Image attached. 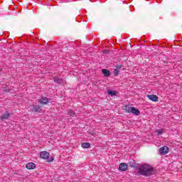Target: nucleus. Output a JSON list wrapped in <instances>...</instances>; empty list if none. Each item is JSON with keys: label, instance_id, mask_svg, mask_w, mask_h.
<instances>
[{"label": "nucleus", "instance_id": "9b49d317", "mask_svg": "<svg viewBox=\"0 0 182 182\" xmlns=\"http://www.w3.org/2000/svg\"><path fill=\"white\" fill-rule=\"evenodd\" d=\"M102 73L104 75V76H105V77H109V76H110V70L107 69H102Z\"/></svg>", "mask_w": 182, "mask_h": 182}, {"label": "nucleus", "instance_id": "9d476101", "mask_svg": "<svg viewBox=\"0 0 182 182\" xmlns=\"http://www.w3.org/2000/svg\"><path fill=\"white\" fill-rule=\"evenodd\" d=\"M9 116H11V114L8 111H6L4 114H2L1 117H0V119L1 120H5L6 119H9Z\"/></svg>", "mask_w": 182, "mask_h": 182}, {"label": "nucleus", "instance_id": "39448f33", "mask_svg": "<svg viewBox=\"0 0 182 182\" xmlns=\"http://www.w3.org/2000/svg\"><path fill=\"white\" fill-rule=\"evenodd\" d=\"M127 168H129V165L126 163H121L119 164V170L121 171H127Z\"/></svg>", "mask_w": 182, "mask_h": 182}, {"label": "nucleus", "instance_id": "f8f14e48", "mask_svg": "<svg viewBox=\"0 0 182 182\" xmlns=\"http://www.w3.org/2000/svg\"><path fill=\"white\" fill-rule=\"evenodd\" d=\"M53 80L55 83H58V85H62V82H63V80L61 78H59L58 77H54Z\"/></svg>", "mask_w": 182, "mask_h": 182}, {"label": "nucleus", "instance_id": "6ab92c4d", "mask_svg": "<svg viewBox=\"0 0 182 182\" xmlns=\"http://www.w3.org/2000/svg\"><path fill=\"white\" fill-rule=\"evenodd\" d=\"M104 53H107V50H105V51H104Z\"/></svg>", "mask_w": 182, "mask_h": 182}, {"label": "nucleus", "instance_id": "7ed1b4c3", "mask_svg": "<svg viewBox=\"0 0 182 182\" xmlns=\"http://www.w3.org/2000/svg\"><path fill=\"white\" fill-rule=\"evenodd\" d=\"M126 110L128 113H132V114H135V116H139L140 114V111L134 107H128L126 108Z\"/></svg>", "mask_w": 182, "mask_h": 182}, {"label": "nucleus", "instance_id": "0eeeda50", "mask_svg": "<svg viewBox=\"0 0 182 182\" xmlns=\"http://www.w3.org/2000/svg\"><path fill=\"white\" fill-rule=\"evenodd\" d=\"M38 103H40V105H48L49 103V99H48V97H41L38 100Z\"/></svg>", "mask_w": 182, "mask_h": 182}, {"label": "nucleus", "instance_id": "dca6fc26", "mask_svg": "<svg viewBox=\"0 0 182 182\" xmlns=\"http://www.w3.org/2000/svg\"><path fill=\"white\" fill-rule=\"evenodd\" d=\"M119 72H120V70H117V68L114 69V75L119 76Z\"/></svg>", "mask_w": 182, "mask_h": 182}, {"label": "nucleus", "instance_id": "6e6552de", "mask_svg": "<svg viewBox=\"0 0 182 182\" xmlns=\"http://www.w3.org/2000/svg\"><path fill=\"white\" fill-rule=\"evenodd\" d=\"M26 167L28 168V170H33V168H36V164H35L33 162H30L26 165Z\"/></svg>", "mask_w": 182, "mask_h": 182}, {"label": "nucleus", "instance_id": "2eb2a0df", "mask_svg": "<svg viewBox=\"0 0 182 182\" xmlns=\"http://www.w3.org/2000/svg\"><path fill=\"white\" fill-rule=\"evenodd\" d=\"M108 95H109L110 96H116V92L115 91H112L110 90H109L107 91Z\"/></svg>", "mask_w": 182, "mask_h": 182}, {"label": "nucleus", "instance_id": "f257e3e1", "mask_svg": "<svg viewBox=\"0 0 182 182\" xmlns=\"http://www.w3.org/2000/svg\"><path fill=\"white\" fill-rule=\"evenodd\" d=\"M154 174V169L149 164H144L138 168L137 176H144L145 177H150Z\"/></svg>", "mask_w": 182, "mask_h": 182}, {"label": "nucleus", "instance_id": "a211bd4d", "mask_svg": "<svg viewBox=\"0 0 182 182\" xmlns=\"http://www.w3.org/2000/svg\"><path fill=\"white\" fill-rule=\"evenodd\" d=\"M121 68H122V65H117L116 69H117L118 70H120Z\"/></svg>", "mask_w": 182, "mask_h": 182}, {"label": "nucleus", "instance_id": "20e7f679", "mask_svg": "<svg viewBox=\"0 0 182 182\" xmlns=\"http://www.w3.org/2000/svg\"><path fill=\"white\" fill-rule=\"evenodd\" d=\"M169 150L170 149L168 148L167 146H162L159 149V154H161V156H166V154L168 153Z\"/></svg>", "mask_w": 182, "mask_h": 182}, {"label": "nucleus", "instance_id": "1a4fd4ad", "mask_svg": "<svg viewBox=\"0 0 182 182\" xmlns=\"http://www.w3.org/2000/svg\"><path fill=\"white\" fill-rule=\"evenodd\" d=\"M30 110H31V112H41L42 109H41L39 105H33Z\"/></svg>", "mask_w": 182, "mask_h": 182}, {"label": "nucleus", "instance_id": "423d86ee", "mask_svg": "<svg viewBox=\"0 0 182 182\" xmlns=\"http://www.w3.org/2000/svg\"><path fill=\"white\" fill-rule=\"evenodd\" d=\"M147 97L149 99V100H151V102H159V97H157V95H148Z\"/></svg>", "mask_w": 182, "mask_h": 182}, {"label": "nucleus", "instance_id": "f3484780", "mask_svg": "<svg viewBox=\"0 0 182 182\" xmlns=\"http://www.w3.org/2000/svg\"><path fill=\"white\" fill-rule=\"evenodd\" d=\"M157 134H163V129H159L156 131Z\"/></svg>", "mask_w": 182, "mask_h": 182}, {"label": "nucleus", "instance_id": "4468645a", "mask_svg": "<svg viewBox=\"0 0 182 182\" xmlns=\"http://www.w3.org/2000/svg\"><path fill=\"white\" fill-rule=\"evenodd\" d=\"M81 147H82V149H89V147H90V144L87 142L82 143Z\"/></svg>", "mask_w": 182, "mask_h": 182}, {"label": "nucleus", "instance_id": "ddd939ff", "mask_svg": "<svg viewBox=\"0 0 182 182\" xmlns=\"http://www.w3.org/2000/svg\"><path fill=\"white\" fill-rule=\"evenodd\" d=\"M68 116H71V117H76V113H75V111L69 109L68 111Z\"/></svg>", "mask_w": 182, "mask_h": 182}, {"label": "nucleus", "instance_id": "f03ea898", "mask_svg": "<svg viewBox=\"0 0 182 182\" xmlns=\"http://www.w3.org/2000/svg\"><path fill=\"white\" fill-rule=\"evenodd\" d=\"M49 156L50 154L46 151H41L40 153V157L41 159H43V160H48V163H52V161H53V157L49 158Z\"/></svg>", "mask_w": 182, "mask_h": 182}]
</instances>
